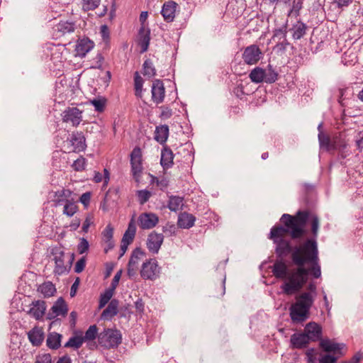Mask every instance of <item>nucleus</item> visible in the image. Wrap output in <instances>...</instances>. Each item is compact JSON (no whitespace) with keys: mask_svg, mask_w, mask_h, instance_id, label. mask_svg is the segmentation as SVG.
<instances>
[{"mask_svg":"<svg viewBox=\"0 0 363 363\" xmlns=\"http://www.w3.org/2000/svg\"><path fill=\"white\" fill-rule=\"evenodd\" d=\"M280 222L271 230L268 238L275 245L277 259L271 267L273 275L285 279L281 289L286 295L299 292L308 276H321L316 238L320 220L308 210H299L295 215L284 213Z\"/></svg>","mask_w":363,"mask_h":363,"instance_id":"nucleus-1","label":"nucleus"},{"mask_svg":"<svg viewBox=\"0 0 363 363\" xmlns=\"http://www.w3.org/2000/svg\"><path fill=\"white\" fill-rule=\"evenodd\" d=\"M307 289L309 292H303L296 297V302L289 307V315L293 323H302L310 317V309L312 307L314 298L311 293L316 292V285L310 283Z\"/></svg>","mask_w":363,"mask_h":363,"instance_id":"nucleus-2","label":"nucleus"},{"mask_svg":"<svg viewBox=\"0 0 363 363\" xmlns=\"http://www.w3.org/2000/svg\"><path fill=\"white\" fill-rule=\"evenodd\" d=\"M121 341V333L117 329L105 328L98 335L99 344L106 349L118 347Z\"/></svg>","mask_w":363,"mask_h":363,"instance_id":"nucleus-3","label":"nucleus"},{"mask_svg":"<svg viewBox=\"0 0 363 363\" xmlns=\"http://www.w3.org/2000/svg\"><path fill=\"white\" fill-rule=\"evenodd\" d=\"M50 254L53 257L52 259L55 262L53 273L55 275L61 276L68 274L70 271L67 267V263L65 262V252L62 247L55 246L51 248Z\"/></svg>","mask_w":363,"mask_h":363,"instance_id":"nucleus-4","label":"nucleus"},{"mask_svg":"<svg viewBox=\"0 0 363 363\" xmlns=\"http://www.w3.org/2000/svg\"><path fill=\"white\" fill-rule=\"evenodd\" d=\"M160 273V267L155 259H150L143 262L140 270V276L144 279L155 280Z\"/></svg>","mask_w":363,"mask_h":363,"instance_id":"nucleus-5","label":"nucleus"},{"mask_svg":"<svg viewBox=\"0 0 363 363\" xmlns=\"http://www.w3.org/2000/svg\"><path fill=\"white\" fill-rule=\"evenodd\" d=\"M131 172L134 179L138 181L143 172L142 152L140 147H135L130 153Z\"/></svg>","mask_w":363,"mask_h":363,"instance_id":"nucleus-6","label":"nucleus"},{"mask_svg":"<svg viewBox=\"0 0 363 363\" xmlns=\"http://www.w3.org/2000/svg\"><path fill=\"white\" fill-rule=\"evenodd\" d=\"M82 113L77 107H68L62 112V121L71 123L74 127H77L82 121Z\"/></svg>","mask_w":363,"mask_h":363,"instance_id":"nucleus-7","label":"nucleus"},{"mask_svg":"<svg viewBox=\"0 0 363 363\" xmlns=\"http://www.w3.org/2000/svg\"><path fill=\"white\" fill-rule=\"evenodd\" d=\"M262 51L257 45L247 46L242 53V60L247 65H255L262 57Z\"/></svg>","mask_w":363,"mask_h":363,"instance_id":"nucleus-8","label":"nucleus"},{"mask_svg":"<svg viewBox=\"0 0 363 363\" xmlns=\"http://www.w3.org/2000/svg\"><path fill=\"white\" fill-rule=\"evenodd\" d=\"M68 312V306L62 297H60L51 307L47 315V318L52 320L58 315L65 317Z\"/></svg>","mask_w":363,"mask_h":363,"instance_id":"nucleus-9","label":"nucleus"},{"mask_svg":"<svg viewBox=\"0 0 363 363\" xmlns=\"http://www.w3.org/2000/svg\"><path fill=\"white\" fill-rule=\"evenodd\" d=\"M164 240V235L162 233H157L152 231L147 236V247L152 254H157Z\"/></svg>","mask_w":363,"mask_h":363,"instance_id":"nucleus-10","label":"nucleus"},{"mask_svg":"<svg viewBox=\"0 0 363 363\" xmlns=\"http://www.w3.org/2000/svg\"><path fill=\"white\" fill-rule=\"evenodd\" d=\"M303 333L306 335L310 342L320 341L322 340V327L315 322L307 323Z\"/></svg>","mask_w":363,"mask_h":363,"instance_id":"nucleus-11","label":"nucleus"},{"mask_svg":"<svg viewBox=\"0 0 363 363\" xmlns=\"http://www.w3.org/2000/svg\"><path fill=\"white\" fill-rule=\"evenodd\" d=\"M152 100L157 104L163 102L165 96L164 83L160 79H155L151 87Z\"/></svg>","mask_w":363,"mask_h":363,"instance_id":"nucleus-12","label":"nucleus"},{"mask_svg":"<svg viewBox=\"0 0 363 363\" xmlns=\"http://www.w3.org/2000/svg\"><path fill=\"white\" fill-rule=\"evenodd\" d=\"M69 141L73 146L74 152H79L84 151L86 147V138L82 131L72 132Z\"/></svg>","mask_w":363,"mask_h":363,"instance_id":"nucleus-13","label":"nucleus"},{"mask_svg":"<svg viewBox=\"0 0 363 363\" xmlns=\"http://www.w3.org/2000/svg\"><path fill=\"white\" fill-rule=\"evenodd\" d=\"M77 26L74 22L68 21H60L55 26L54 33L57 38L64 36L67 33H74Z\"/></svg>","mask_w":363,"mask_h":363,"instance_id":"nucleus-14","label":"nucleus"},{"mask_svg":"<svg viewBox=\"0 0 363 363\" xmlns=\"http://www.w3.org/2000/svg\"><path fill=\"white\" fill-rule=\"evenodd\" d=\"M319 345L325 352H334L335 354H338L340 356L344 355V353L342 352V349L345 347V345L343 343H336L330 339H323L320 341Z\"/></svg>","mask_w":363,"mask_h":363,"instance_id":"nucleus-15","label":"nucleus"},{"mask_svg":"<svg viewBox=\"0 0 363 363\" xmlns=\"http://www.w3.org/2000/svg\"><path fill=\"white\" fill-rule=\"evenodd\" d=\"M179 154V152L173 153L172 150L169 147L164 145L161 151V159L160 164L164 169H168L171 168L174 164L173 160L174 156Z\"/></svg>","mask_w":363,"mask_h":363,"instance_id":"nucleus-16","label":"nucleus"},{"mask_svg":"<svg viewBox=\"0 0 363 363\" xmlns=\"http://www.w3.org/2000/svg\"><path fill=\"white\" fill-rule=\"evenodd\" d=\"M158 217L152 213H142L138 218L139 225L142 229H150L158 223Z\"/></svg>","mask_w":363,"mask_h":363,"instance_id":"nucleus-17","label":"nucleus"},{"mask_svg":"<svg viewBox=\"0 0 363 363\" xmlns=\"http://www.w3.org/2000/svg\"><path fill=\"white\" fill-rule=\"evenodd\" d=\"M32 307L27 311V313L33 317L35 320H40L45 315L46 311L45 302L42 300H37L32 302Z\"/></svg>","mask_w":363,"mask_h":363,"instance_id":"nucleus-18","label":"nucleus"},{"mask_svg":"<svg viewBox=\"0 0 363 363\" xmlns=\"http://www.w3.org/2000/svg\"><path fill=\"white\" fill-rule=\"evenodd\" d=\"M94 46L93 41L88 38L79 39L75 47L76 55L84 57Z\"/></svg>","mask_w":363,"mask_h":363,"instance_id":"nucleus-19","label":"nucleus"},{"mask_svg":"<svg viewBox=\"0 0 363 363\" xmlns=\"http://www.w3.org/2000/svg\"><path fill=\"white\" fill-rule=\"evenodd\" d=\"M309 343L310 341L303 332L294 333L290 338V344L292 349H304L308 346Z\"/></svg>","mask_w":363,"mask_h":363,"instance_id":"nucleus-20","label":"nucleus"},{"mask_svg":"<svg viewBox=\"0 0 363 363\" xmlns=\"http://www.w3.org/2000/svg\"><path fill=\"white\" fill-rule=\"evenodd\" d=\"M178 4L174 1L165 2L162 8L161 14L166 22H172L175 18V11Z\"/></svg>","mask_w":363,"mask_h":363,"instance_id":"nucleus-21","label":"nucleus"},{"mask_svg":"<svg viewBox=\"0 0 363 363\" xmlns=\"http://www.w3.org/2000/svg\"><path fill=\"white\" fill-rule=\"evenodd\" d=\"M150 40V30L145 26H140L138 31V45L141 50L140 52H145L147 50Z\"/></svg>","mask_w":363,"mask_h":363,"instance_id":"nucleus-22","label":"nucleus"},{"mask_svg":"<svg viewBox=\"0 0 363 363\" xmlns=\"http://www.w3.org/2000/svg\"><path fill=\"white\" fill-rule=\"evenodd\" d=\"M28 337L33 346L41 345L44 340V332L41 328L34 327L28 333Z\"/></svg>","mask_w":363,"mask_h":363,"instance_id":"nucleus-23","label":"nucleus"},{"mask_svg":"<svg viewBox=\"0 0 363 363\" xmlns=\"http://www.w3.org/2000/svg\"><path fill=\"white\" fill-rule=\"evenodd\" d=\"M196 218L191 213L183 212L179 215L177 225L179 228L189 229L194 226Z\"/></svg>","mask_w":363,"mask_h":363,"instance_id":"nucleus-24","label":"nucleus"},{"mask_svg":"<svg viewBox=\"0 0 363 363\" xmlns=\"http://www.w3.org/2000/svg\"><path fill=\"white\" fill-rule=\"evenodd\" d=\"M118 305L119 301L118 299H111L106 308H105L102 312L101 315V318L104 320H110L116 315L118 313Z\"/></svg>","mask_w":363,"mask_h":363,"instance_id":"nucleus-25","label":"nucleus"},{"mask_svg":"<svg viewBox=\"0 0 363 363\" xmlns=\"http://www.w3.org/2000/svg\"><path fill=\"white\" fill-rule=\"evenodd\" d=\"M37 291L42 294L43 298H46L53 296L56 293L57 289L52 282L45 281L38 286Z\"/></svg>","mask_w":363,"mask_h":363,"instance_id":"nucleus-26","label":"nucleus"},{"mask_svg":"<svg viewBox=\"0 0 363 363\" xmlns=\"http://www.w3.org/2000/svg\"><path fill=\"white\" fill-rule=\"evenodd\" d=\"M169 136V126L167 125H161L157 126L155 131V140L160 143L161 145H164Z\"/></svg>","mask_w":363,"mask_h":363,"instance_id":"nucleus-27","label":"nucleus"},{"mask_svg":"<svg viewBox=\"0 0 363 363\" xmlns=\"http://www.w3.org/2000/svg\"><path fill=\"white\" fill-rule=\"evenodd\" d=\"M62 335L60 333L53 332L48 335L46 340L47 346L52 350H57L61 346Z\"/></svg>","mask_w":363,"mask_h":363,"instance_id":"nucleus-28","label":"nucleus"},{"mask_svg":"<svg viewBox=\"0 0 363 363\" xmlns=\"http://www.w3.org/2000/svg\"><path fill=\"white\" fill-rule=\"evenodd\" d=\"M264 77V69L259 67H256L255 68H254L249 74V77L251 79V81L256 84H259L263 82H265Z\"/></svg>","mask_w":363,"mask_h":363,"instance_id":"nucleus-29","label":"nucleus"},{"mask_svg":"<svg viewBox=\"0 0 363 363\" xmlns=\"http://www.w3.org/2000/svg\"><path fill=\"white\" fill-rule=\"evenodd\" d=\"M184 198L179 196L171 195L169 196V201L167 203V208L174 212H177L181 208Z\"/></svg>","mask_w":363,"mask_h":363,"instance_id":"nucleus-30","label":"nucleus"},{"mask_svg":"<svg viewBox=\"0 0 363 363\" xmlns=\"http://www.w3.org/2000/svg\"><path fill=\"white\" fill-rule=\"evenodd\" d=\"M118 189H109L106 193L104 198L103 201L101 203L100 208H101L104 211H107L108 210L109 206V200L112 198V196L114 195V199L113 201H114L116 199H118Z\"/></svg>","mask_w":363,"mask_h":363,"instance_id":"nucleus-31","label":"nucleus"},{"mask_svg":"<svg viewBox=\"0 0 363 363\" xmlns=\"http://www.w3.org/2000/svg\"><path fill=\"white\" fill-rule=\"evenodd\" d=\"M265 72V82L267 84L274 83L279 77L278 72L275 70L273 66L269 64L264 69Z\"/></svg>","mask_w":363,"mask_h":363,"instance_id":"nucleus-32","label":"nucleus"},{"mask_svg":"<svg viewBox=\"0 0 363 363\" xmlns=\"http://www.w3.org/2000/svg\"><path fill=\"white\" fill-rule=\"evenodd\" d=\"M72 191L69 189H62L57 191L55 193V196L57 197L54 200L55 206H61L63 203H65L66 199L71 196Z\"/></svg>","mask_w":363,"mask_h":363,"instance_id":"nucleus-33","label":"nucleus"},{"mask_svg":"<svg viewBox=\"0 0 363 363\" xmlns=\"http://www.w3.org/2000/svg\"><path fill=\"white\" fill-rule=\"evenodd\" d=\"M143 74L148 78H152L156 75V69L151 60L147 59L143 65Z\"/></svg>","mask_w":363,"mask_h":363,"instance_id":"nucleus-34","label":"nucleus"},{"mask_svg":"<svg viewBox=\"0 0 363 363\" xmlns=\"http://www.w3.org/2000/svg\"><path fill=\"white\" fill-rule=\"evenodd\" d=\"M307 28L304 23L298 21L293 28V38L295 40L301 39L306 34Z\"/></svg>","mask_w":363,"mask_h":363,"instance_id":"nucleus-35","label":"nucleus"},{"mask_svg":"<svg viewBox=\"0 0 363 363\" xmlns=\"http://www.w3.org/2000/svg\"><path fill=\"white\" fill-rule=\"evenodd\" d=\"M84 339L82 335H74L71 337L69 340L65 344V347H72L74 349H79L82 347Z\"/></svg>","mask_w":363,"mask_h":363,"instance_id":"nucleus-36","label":"nucleus"},{"mask_svg":"<svg viewBox=\"0 0 363 363\" xmlns=\"http://www.w3.org/2000/svg\"><path fill=\"white\" fill-rule=\"evenodd\" d=\"M286 24L284 25L282 27L279 28H275L273 31V35L272 40L273 41H280L281 40H285L286 38Z\"/></svg>","mask_w":363,"mask_h":363,"instance_id":"nucleus-37","label":"nucleus"},{"mask_svg":"<svg viewBox=\"0 0 363 363\" xmlns=\"http://www.w3.org/2000/svg\"><path fill=\"white\" fill-rule=\"evenodd\" d=\"M143 84V78L140 76L138 72H135L134 74V85L135 90V96L137 97H142Z\"/></svg>","mask_w":363,"mask_h":363,"instance_id":"nucleus-38","label":"nucleus"},{"mask_svg":"<svg viewBox=\"0 0 363 363\" xmlns=\"http://www.w3.org/2000/svg\"><path fill=\"white\" fill-rule=\"evenodd\" d=\"M78 207L73 201L66 199L64 206L63 213L69 217H72L77 212Z\"/></svg>","mask_w":363,"mask_h":363,"instance_id":"nucleus-39","label":"nucleus"},{"mask_svg":"<svg viewBox=\"0 0 363 363\" xmlns=\"http://www.w3.org/2000/svg\"><path fill=\"white\" fill-rule=\"evenodd\" d=\"M347 146V143L341 137H334L332 140L331 150H344Z\"/></svg>","mask_w":363,"mask_h":363,"instance_id":"nucleus-40","label":"nucleus"},{"mask_svg":"<svg viewBox=\"0 0 363 363\" xmlns=\"http://www.w3.org/2000/svg\"><path fill=\"white\" fill-rule=\"evenodd\" d=\"M113 289H107L106 291L101 294L99 299V308H104L108 302L111 301V298L113 294Z\"/></svg>","mask_w":363,"mask_h":363,"instance_id":"nucleus-41","label":"nucleus"},{"mask_svg":"<svg viewBox=\"0 0 363 363\" xmlns=\"http://www.w3.org/2000/svg\"><path fill=\"white\" fill-rule=\"evenodd\" d=\"M98 328L96 325H90L88 328V330L85 332V334L84 336H82V338L84 339V341L87 340H94L96 339V337H98Z\"/></svg>","mask_w":363,"mask_h":363,"instance_id":"nucleus-42","label":"nucleus"},{"mask_svg":"<svg viewBox=\"0 0 363 363\" xmlns=\"http://www.w3.org/2000/svg\"><path fill=\"white\" fill-rule=\"evenodd\" d=\"M318 140L321 147H325L327 150H330L332 140L328 135L324 134L323 132H320L318 134Z\"/></svg>","mask_w":363,"mask_h":363,"instance_id":"nucleus-43","label":"nucleus"},{"mask_svg":"<svg viewBox=\"0 0 363 363\" xmlns=\"http://www.w3.org/2000/svg\"><path fill=\"white\" fill-rule=\"evenodd\" d=\"M106 101L104 98L94 99L91 101V104L94 106L96 111L103 112L105 109Z\"/></svg>","mask_w":363,"mask_h":363,"instance_id":"nucleus-44","label":"nucleus"},{"mask_svg":"<svg viewBox=\"0 0 363 363\" xmlns=\"http://www.w3.org/2000/svg\"><path fill=\"white\" fill-rule=\"evenodd\" d=\"M289 45V42L286 38H285V40H281L277 42L276 45L274 47V50H275L277 53H284L286 50V47Z\"/></svg>","mask_w":363,"mask_h":363,"instance_id":"nucleus-45","label":"nucleus"},{"mask_svg":"<svg viewBox=\"0 0 363 363\" xmlns=\"http://www.w3.org/2000/svg\"><path fill=\"white\" fill-rule=\"evenodd\" d=\"M137 195L138 197L139 203L143 205L149 200L152 194L147 190H140L138 191Z\"/></svg>","mask_w":363,"mask_h":363,"instance_id":"nucleus-46","label":"nucleus"},{"mask_svg":"<svg viewBox=\"0 0 363 363\" xmlns=\"http://www.w3.org/2000/svg\"><path fill=\"white\" fill-rule=\"evenodd\" d=\"M83 9L86 11L94 10L100 4V0H82Z\"/></svg>","mask_w":363,"mask_h":363,"instance_id":"nucleus-47","label":"nucleus"},{"mask_svg":"<svg viewBox=\"0 0 363 363\" xmlns=\"http://www.w3.org/2000/svg\"><path fill=\"white\" fill-rule=\"evenodd\" d=\"M113 228L111 224L106 225L102 232V235L105 241H110L113 238Z\"/></svg>","mask_w":363,"mask_h":363,"instance_id":"nucleus-48","label":"nucleus"},{"mask_svg":"<svg viewBox=\"0 0 363 363\" xmlns=\"http://www.w3.org/2000/svg\"><path fill=\"white\" fill-rule=\"evenodd\" d=\"M145 255V252L143 251L140 247H136L133 250L130 259H133L134 264H138V260L140 259V257Z\"/></svg>","mask_w":363,"mask_h":363,"instance_id":"nucleus-49","label":"nucleus"},{"mask_svg":"<svg viewBox=\"0 0 363 363\" xmlns=\"http://www.w3.org/2000/svg\"><path fill=\"white\" fill-rule=\"evenodd\" d=\"M89 247V242L84 238L80 239V242L77 245L78 252L82 255L88 251Z\"/></svg>","mask_w":363,"mask_h":363,"instance_id":"nucleus-50","label":"nucleus"},{"mask_svg":"<svg viewBox=\"0 0 363 363\" xmlns=\"http://www.w3.org/2000/svg\"><path fill=\"white\" fill-rule=\"evenodd\" d=\"M86 266V257L83 256L77 262L74 267V272L79 274L84 271Z\"/></svg>","mask_w":363,"mask_h":363,"instance_id":"nucleus-51","label":"nucleus"},{"mask_svg":"<svg viewBox=\"0 0 363 363\" xmlns=\"http://www.w3.org/2000/svg\"><path fill=\"white\" fill-rule=\"evenodd\" d=\"M85 164V158L81 157L80 158H78L74 162L72 167L76 171H82L84 169Z\"/></svg>","mask_w":363,"mask_h":363,"instance_id":"nucleus-52","label":"nucleus"},{"mask_svg":"<svg viewBox=\"0 0 363 363\" xmlns=\"http://www.w3.org/2000/svg\"><path fill=\"white\" fill-rule=\"evenodd\" d=\"M35 363H52V357L49 353L39 354L36 356Z\"/></svg>","mask_w":363,"mask_h":363,"instance_id":"nucleus-53","label":"nucleus"},{"mask_svg":"<svg viewBox=\"0 0 363 363\" xmlns=\"http://www.w3.org/2000/svg\"><path fill=\"white\" fill-rule=\"evenodd\" d=\"M155 180H157V186H158L162 191H163L169 185V181L166 178H162V179H159L156 177H152L151 182H154Z\"/></svg>","mask_w":363,"mask_h":363,"instance_id":"nucleus-54","label":"nucleus"},{"mask_svg":"<svg viewBox=\"0 0 363 363\" xmlns=\"http://www.w3.org/2000/svg\"><path fill=\"white\" fill-rule=\"evenodd\" d=\"M338 357H335L331 354H325L319 359V363H336Z\"/></svg>","mask_w":363,"mask_h":363,"instance_id":"nucleus-55","label":"nucleus"},{"mask_svg":"<svg viewBox=\"0 0 363 363\" xmlns=\"http://www.w3.org/2000/svg\"><path fill=\"white\" fill-rule=\"evenodd\" d=\"M160 108L162 109V112L160 115V117L162 119H168L171 118V116H172V111L171 108L165 106H160Z\"/></svg>","mask_w":363,"mask_h":363,"instance_id":"nucleus-56","label":"nucleus"},{"mask_svg":"<svg viewBox=\"0 0 363 363\" xmlns=\"http://www.w3.org/2000/svg\"><path fill=\"white\" fill-rule=\"evenodd\" d=\"M91 196V193L90 191H86L82 194L79 198V201L84 205L85 208H86L90 203Z\"/></svg>","mask_w":363,"mask_h":363,"instance_id":"nucleus-57","label":"nucleus"},{"mask_svg":"<svg viewBox=\"0 0 363 363\" xmlns=\"http://www.w3.org/2000/svg\"><path fill=\"white\" fill-rule=\"evenodd\" d=\"M176 226L174 224L167 223L166 225L163 227V233H165L167 236H172L175 234L176 232Z\"/></svg>","mask_w":363,"mask_h":363,"instance_id":"nucleus-58","label":"nucleus"},{"mask_svg":"<svg viewBox=\"0 0 363 363\" xmlns=\"http://www.w3.org/2000/svg\"><path fill=\"white\" fill-rule=\"evenodd\" d=\"M121 274H122V269L119 270L115 274L113 279H112L111 286H110V287L108 289H113V291H115V289H116V287H117V286L118 284V282H119V280L121 279Z\"/></svg>","mask_w":363,"mask_h":363,"instance_id":"nucleus-59","label":"nucleus"},{"mask_svg":"<svg viewBox=\"0 0 363 363\" xmlns=\"http://www.w3.org/2000/svg\"><path fill=\"white\" fill-rule=\"evenodd\" d=\"M95 59L96 60V63L94 65L91 66V68L102 69H103L102 64L104 60V57L102 55V54L98 53L96 55Z\"/></svg>","mask_w":363,"mask_h":363,"instance_id":"nucleus-60","label":"nucleus"},{"mask_svg":"<svg viewBox=\"0 0 363 363\" xmlns=\"http://www.w3.org/2000/svg\"><path fill=\"white\" fill-rule=\"evenodd\" d=\"M134 238L135 235L125 232L123 235L121 242L130 245L133 242Z\"/></svg>","mask_w":363,"mask_h":363,"instance_id":"nucleus-61","label":"nucleus"},{"mask_svg":"<svg viewBox=\"0 0 363 363\" xmlns=\"http://www.w3.org/2000/svg\"><path fill=\"white\" fill-rule=\"evenodd\" d=\"M315 350L314 348L308 349L306 352V355L307 357V361L309 363H314L315 360V357H314V353Z\"/></svg>","mask_w":363,"mask_h":363,"instance_id":"nucleus-62","label":"nucleus"},{"mask_svg":"<svg viewBox=\"0 0 363 363\" xmlns=\"http://www.w3.org/2000/svg\"><path fill=\"white\" fill-rule=\"evenodd\" d=\"M80 279L79 277H77L74 282L72 284L70 289V296L74 297L76 295L77 290L78 289Z\"/></svg>","mask_w":363,"mask_h":363,"instance_id":"nucleus-63","label":"nucleus"},{"mask_svg":"<svg viewBox=\"0 0 363 363\" xmlns=\"http://www.w3.org/2000/svg\"><path fill=\"white\" fill-rule=\"evenodd\" d=\"M359 137L356 139V145L357 149L361 152L363 150V135H361V133H359Z\"/></svg>","mask_w":363,"mask_h":363,"instance_id":"nucleus-64","label":"nucleus"}]
</instances>
